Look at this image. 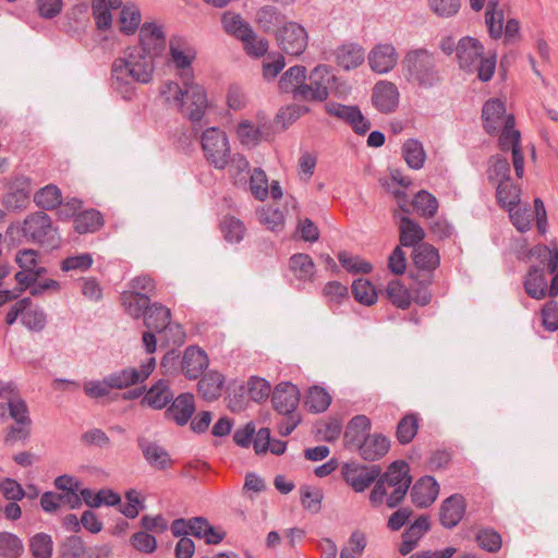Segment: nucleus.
I'll use <instances>...</instances> for the list:
<instances>
[{
    "label": "nucleus",
    "instance_id": "nucleus-1",
    "mask_svg": "<svg viewBox=\"0 0 558 558\" xmlns=\"http://www.w3.org/2000/svg\"><path fill=\"white\" fill-rule=\"evenodd\" d=\"M412 484L410 465L404 460H397L390 463L385 473L380 472L379 477L371 490L369 502L372 507L378 508L384 504L388 508H397L405 498Z\"/></svg>",
    "mask_w": 558,
    "mask_h": 558
},
{
    "label": "nucleus",
    "instance_id": "nucleus-2",
    "mask_svg": "<svg viewBox=\"0 0 558 558\" xmlns=\"http://www.w3.org/2000/svg\"><path fill=\"white\" fill-rule=\"evenodd\" d=\"M133 57L134 53L125 49L124 57L116 59L111 66V86L125 100L135 95L134 83H149L155 72V63Z\"/></svg>",
    "mask_w": 558,
    "mask_h": 558
},
{
    "label": "nucleus",
    "instance_id": "nucleus-3",
    "mask_svg": "<svg viewBox=\"0 0 558 558\" xmlns=\"http://www.w3.org/2000/svg\"><path fill=\"white\" fill-rule=\"evenodd\" d=\"M400 64L404 80L412 86L430 89L442 81L437 56L426 48L410 49Z\"/></svg>",
    "mask_w": 558,
    "mask_h": 558
},
{
    "label": "nucleus",
    "instance_id": "nucleus-4",
    "mask_svg": "<svg viewBox=\"0 0 558 558\" xmlns=\"http://www.w3.org/2000/svg\"><path fill=\"white\" fill-rule=\"evenodd\" d=\"M23 236L32 243L56 247L60 238L48 214L38 210L27 215L21 228Z\"/></svg>",
    "mask_w": 558,
    "mask_h": 558
},
{
    "label": "nucleus",
    "instance_id": "nucleus-5",
    "mask_svg": "<svg viewBox=\"0 0 558 558\" xmlns=\"http://www.w3.org/2000/svg\"><path fill=\"white\" fill-rule=\"evenodd\" d=\"M138 45L126 49L134 53L133 58L155 63L154 60L160 57L166 49V36L161 27L153 22L142 25L138 35Z\"/></svg>",
    "mask_w": 558,
    "mask_h": 558
},
{
    "label": "nucleus",
    "instance_id": "nucleus-6",
    "mask_svg": "<svg viewBox=\"0 0 558 558\" xmlns=\"http://www.w3.org/2000/svg\"><path fill=\"white\" fill-rule=\"evenodd\" d=\"M206 160L216 169L222 170L229 163L230 146L226 133L219 128L206 129L201 138Z\"/></svg>",
    "mask_w": 558,
    "mask_h": 558
},
{
    "label": "nucleus",
    "instance_id": "nucleus-7",
    "mask_svg": "<svg viewBox=\"0 0 558 558\" xmlns=\"http://www.w3.org/2000/svg\"><path fill=\"white\" fill-rule=\"evenodd\" d=\"M171 311L159 302L150 303L145 312L144 325L155 332L172 333L173 344L181 345L184 342L185 332L181 325L171 324Z\"/></svg>",
    "mask_w": 558,
    "mask_h": 558
},
{
    "label": "nucleus",
    "instance_id": "nucleus-8",
    "mask_svg": "<svg viewBox=\"0 0 558 558\" xmlns=\"http://www.w3.org/2000/svg\"><path fill=\"white\" fill-rule=\"evenodd\" d=\"M380 472L378 464L365 465L356 462L344 463L341 470L343 480L355 493H362L376 483Z\"/></svg>",
    "mask_w": 558,
    "mask_h": 558
},
{
    "label": "nucleus",
    "instance_id": "nucleus-9",
    "mask_svg": "<svg viewBox=\"0 0 558 558\" xmlns=\"http://www.w3.org/2000/svg\"><path fill=\"white\" fill-rule=\"evenodd\" d=\"M208 107L207 95L203 86L184 82V97L180 110L192 122H199Z\"/></svg>",
    "mask_w": 558,
    "mask_h": 558
},
{
    "label": "nucleus",
    "instance_id": "nucleus-10",
    "mask_svg": "<svg viewBox=\"0 0 558 558\" xmlns=\"http://www.w3.org/2000/svg\"><path fill=\"white\" fill-rule=\"evenodd\" d=\"M276 38L283 52L290 56H301L307 47V33L303 26L289 22L276 32Z\"/></svg>",
    "mask_w": 558,
    "mask_h": 558
},
{
    "label": "nucleus",
    "instance_id": "nucleus-11",
    "mask_svg": "<svg viewBox=\"0 0 558 558\" xmlns=\"http://www.w3.org/2000/svg\"><path fill=\"white\" fill-rule=\"evenodd\" d=\"M325 111L339 120L348 123L357 135H365L371 129V121L365 118L359 106H349L336 101L325 105Z\"/></svg>",
    "mask_w": 558,
    "mask_h": 558
},
{
    "label": "nucleus",
    "instance_id": "nucleus-12",
    "mask_svg": "<svg viewBox=\"0 0 558 558\" xmlns=\"http://www.w3.org/2000/svg\"><path fill=\"white\" fill-rule=\"evenodd\" d=\"M155 367V357H149L141 364V369L126 367L107 375V379L111 389L121 390L144 383L154 372Z\"/></svg>",
    "mask_w": 558,
    "mask_h": 558
},
{
    "label": "nucleus",
    "instance_id": "nucleus-13",
    "mask_svg": "<svg viewBox=\"0 0 558 558\" xmlns=\"http://www.w3.org/2000/svg\"><path fill=\"white\" fill-rule=\"evenodd\" d=\"M33 191L31 178L17 174L8 186V192L2 197V205L10 211H20L29 204Z\"/></svg>",
    "mask_w": 558,
    "mask_h": 558
},
{
    "label": "nucleus",
    "instance_id": "nucleus-14",
    "mask_svg": "<svg viewBox=\"0 0 558 558\" xmlns=\"http://www.w3.org/2000/svg\"><path fill=\"white\" fill-rule=\"evenodd\" d=\"M300 396V390L294 384L283 381L275 387L271 403L279 414L291 415L299 404Z\"/></svg>",
    "mask_w": 558,
    "mask_h": 558
},
{
    "label": "nucleus",
    "instance_id": "nucleus-15",
    "mask_svg": "<svg viewBox=\"0 0 558 558\" xmlns=\"http://www.w3.org/2000/svg\"><path fill=\"white\" fill-rule=\"evenodd\" d=\"M484 57V46L476 38L462 37L457 45V58L460 69L473 73L476 63Z\"/></svg>",
    "mask_w": 558,
    "mask_h": 558
},
{
    "label": "nucleus",
    "instance_id": "nucleus-16",
    "mask_svg": "<svg viewBox=\"0 0 558 558\" xmlns=\"http://www.w3.org/2000/svg\"><path fill=\"white\" fill-rule=\"evenodd\" d=\"M195 412L194 395L183 392L174 397L165 411V417L173 421L178 426L186 425Z\"/></svg>",
    "mask_w": 558,
    "mask_h": 558
},
{
    "label": "nucleus",
    "instance_id": "nucleus-17",
    "mask_svg": "<svg viewBox=\"0 0 558 558\" xmlns=\"http://www.w3.org/2000/svg\"><path fill=\"white\" fill-rule=\"evenodd\" d=\"M372 101L379 112L391 113L398 107L399 90L391 82H378L373 88Z\"/></svg>",
    "mask_w": 558,
    "mask_h": 558
},
{
    "label": "nucleus",
    "instance_id": "nucleus-18",
    "mask_svg": "<svg viewBox=\"0 0 558 558\" xmlns=\"http://www.w3.org/2000/svg\"><path fill=\"white\" fill-rule=\"evenodd\" d=\"M438 494L439 485L429 475L418 478L410 489L411 500L417 508H427L433 505Z\"/></svg>",
    "mask_w": 558,
    "mask_h": 558
},
{
    "label": "nucleus",
    "instance_id": "nucleus-19",
    "mask_svg": "<svg viewBox=\"0 0 558 558\" xmlns=\"http://www.w3.org/2000/svg\"><path fill=\"white\" fill-rule=\"evenodd\" d=\"M465 499L460 494H453L446 498L439 509V521L445 529H453L462 520L465 513Z\"/></svg>",
    "mask_w": 558,
    "mask_h": 558
},
{
    "label": "nucleus",
    "instance_id": "nucleus-20",
    "mask_svg": "<svg viewBox=\"0 0 558 558\" xmlns=\"http://www.w3.org/2000/svg\"><path fill=\"white\" fill-rule=\"evenodd\" d=\"M398 62V53L391 44L376 45L368 54L371 69L379 74L388 73Z\"/></svg>",
    "mask_w": 558,
    "mask_h": 558
},
{
    "label": "nucleus",
    "instance_id": "nucleus-21",
    "mask_svg": "<svg viewBox=\"0 0 558 558\" xmlns=\"http://www.w3.org/2000/svg\"><path fill=\"white\" fill-rule=\"evenodd\" d=\"M208 366L206 352L198 347L190 345L181 359V372L187 379H197Z\"/></svg>",
    "mask_w": 558,
    "mask_h": 558
},
{
    "label": "nucleus",
    "instance_id": "nucleus-22",
    "mask_svg": "<svg viewBox=\"0 0 558 558\" xmlns=\"http://www.w3.org/2000/svg\"><path fill=\"white\" fill-rule=\"evenodd\" d=\"M136 442L143 453V457L150 466L157 470H167L170 466V454L156 441H150L144 436H138Z\"/></svg>",
    "mask_w": 558,
    "mask_h": 558
},
{
    "label": "nucleus",
    "instance_id": "nucleus-23",
    "mask_svg": "<svg viewBox=\"0 0 558 558\" xmlns=\"http://www.w3.org/2000/svg\"><path fill=\"white\" fill-rule=\"evenodd\" d=\"M505 102L498 98L488 99L482 108L483 128L489 135H496L506 120Z\"/></svg>",
    "mask_w": 558,
    "mask_h": 558
},
{
    "label": "nucleus",
    "instance_id": "nucleus-24",
    "mask_svg": "<svg viewBox=\"0 0 558 558\" xmlns=\"http://www.w3.org/2000/svg\"><path fill=\"white\" fill-rule=\"evenodd\" d=\"M372 423L371 420L363 414L353 416L345 428L344 432V445L349 450H356L359 446L362 444L363 439H365L371 434Z\"/></svg>",
    "mask_w": 558,
    "mask_h": 558
},
{
    "label": "nucleus",
    "instance_id": "nucleus-25",
    "mask_svg": "<svg viewBox=\"0 0 558 558\" xmlns=\"http://www.w3.org/2000/svg\"><path fill=\"white\" fill-rule=\"evenodd\" d=\"M174 398L170 384L166 379H159L149 389L142 399V404H146L154 410L168 408Z\"/></svg>",
    "mask_w": 558,
    "mask_h": 558
},
{
    "label": "nucleus",
    "instance_id": "nucleus-26",
    "mask_svg": "<svg viewBox=\"0 0 558 558\" xmlns=\"http://www.w3.org/2000/svg\"><path fill=\"white\" fill-rule=\"evenodd\" d=\"M390 448V440L381 434H369L355 450L360 457L369 462L381 459Z\"/></svg>",
    "mask_w": 558,
    "mask_h": 558
},
{
    "label": "nucleus",
    "instance_id": "nucleus-27",
    "mask_svg": "<svg viewBox=\"0 0 558 558\" xmlns=\"http://www.w3.org/2000/svg\"><path fill=\"white\" fill-rule=\"evenodd\" d=\"M525 293L534 300H544L547 296V280L544 267L532 265L523 280Z\"/></svg>",
    "mask_w": 558,
    "mask_h": 558
},
{
    "label": "nucleus",
    "instance_id": "nucleus-28",
    "mask_svg": "<svg viewBox=\"0 0 558 558\" xmlns=\"http://www.w3.org/2000/svg\"><path fill=\"white\" fill-rule=\"evenodd\" d=\"M169 51L175 68L186 70L196 59V50L182 36H172L169 43Z\"/></svg>",
    "mask_w": 558,
    "mask_h": 558
},
{
    "label": "nucleus",
    "instance_id": "nucleus-29",
    "mask_svg": "<svg viewBox=\"0 0 558 558\" xmlns=\"http://www.w3.org/2000/svg\"><path fill=\"white\" fill-rule=\"evenodd\" d=\"M61 505H68L71 509H78L82 506L81 496L76 493L46 492L40 497V507L47 513L57 511Z\"/></svg>",
    "mask_w": 558,
    "mask_h": 558
},
{
    "label": "nucleus",
    "instance_id": "nucleus-30",
    "mask_svg": "<svg viewBox=\"0 0 558 558\" xmlns=\"http://www.w3.org/2000/svg\"><path fill=\"white\" fill-rule=\"evenodd\" d=\"M335 56L337 64L345 71L360 66L365 60L364 49L355 43L339 46Z\"/></svg>",
    "mask_w": 558,
    "mask_h": 558
},
{
    "label": "nucleus",
    "instance_id": "nucleus-31",
    "mask_svg": "<svg viewBox=\"0 0 558 558\" xmlns=\"http://www.w3.org/2000/svg\"><path fill=\"white\" fill-rule=\"evenodd\" d=\"M426 233L425 230L408 216L400 217L399 220V245L404 247H415L421 243Z\"/></svg>",
    "mask_w": 558,
    "mask_h": 558
},
{
    "label": "nucleus",
    "instance_id": "nucleus-32",
    "mask_svg": "<svg viewBox=\"0 0 558 558\" xmlns=\"http://www.w3.org/2000/svg\"><path fill=\"white\" fill-rule=\"evenodd\" d=\"M225 376L217 371H209L197 383V391L206 401L217 400L221 396Z\"/></svg>",
    "mask_w": 558,
    "mask_h": 558
},
{
    "label": "nucleus",
    "instance_id": "nucleus-33",
    "mask_svg": "<svg viewBox=\"0 0 558 558\" xmlns=\"http://www.w3.org/2000/svg\"><path fill=\"white\" fill-rule=\"evenodd\" d=\"M221 23L225 32L239 40L253 38L252 26L238 13L227 11L222 14Z\"/></svg>",
    "mask_w": 558,
    "mask_h": 558
},
{
    "label": "nucleus",
    "instance_id": "nucleus-34",
    "mask_svg": "<svg viewBox=\"0 0 558 558\" xmlns=\"http://www.w3.org/2000/svg\"><path fill=\"white\" fill-rule=\"evenodd\" d=\"M413 263L415 268L435 271L440 264L439 252L429 243H421L413 248Z\"/></svg>",
    "mask_w": 558,
    "mask_h": 558
},
{
    "label": "nucleus",
    "instance_id": "nucleus-35",
    "mask_svg": "<svg viewBox=\"0 0 558 558\" xmlns=\"http://www.w3.org/2000/svg\"><path fill=\"white\" fill-rule=\"evenodd\" d=\"M120 300L125 313L134 319L142 318L151 303L148 295L130 291L122 292Z\"/></svg>",
    "mask_w": 558,
    "mask_h": 558
},
{
    "label": "nucleus",
    "instance_id": "nucleus-36",
    "mask_svg": "<svg viewBox=\"0 0 558 558\" xmlns=\"http://www.w3.org/2000/svg\"><path fill=\"white\" fill-rule=\"evenodd\" d=\"M105 223L102 214L97 209L78 213L73 220V228L78 234L94 233Z\"/></svg>",
    "mask_w": 558,
    "mask_h": 558
},
{
    "label": "nucleus",
    "instance_id": "nucleus-37",
    "mask_svg": "<svg viewBox=\"0 0 558 558\" xmlns=\"http://www.w3.org/2000/svg\"><path fill=\"white\" fill-rule=\"evenodd\" d=\"M289 267L299 280L312 281L316 274L313 258L305 253L293 254L289 258Z\"/></svg>",
    "mask_w": 558,
    "mask_h": 558
},
{
    "label": "nucleus",
    "instance_id": "nucleus-38",
    "mask_svg": "<svg viewBox=\"0 0 558 558\" xmlns=\"http://www.w3.org/2000/svg\"><path fill=\"white\" fill-rule=\"evenodd\" d=\"M236 134L241 144L250 147L257 146L262 140H268L270 133L265 131V125L255 126L245 120L239 123Z\"/></svg>",
    "mask_w": 558,
    "mask_h": 558
},
{
    "label": "nucleus",
    "instance_id": "nucleus-39",
    "mask_svg": "<svg viewBox=\"0 0 558 558\" xmlns=\"http://www.w3.org/2000/svg\"><path fill=\"white\" fill-rule=\"evenodd\" d=\"M402 157L409 168L420 170L424 167L426 154L423 144L416 138H409L402 145Z\"/></svg>",
    "mask_w": 558,
    "mask_h": 558
},
{
    "label": "nucleus",
    "instance_id": "nucleus-40",
    "mask_svg": "<svg viewBox=\"0 0 558 558\" xmlns=\"http://www.w3.org/2000/svg\"><path fill=\"white\" fill-rule=\"evenodd\" d=\"M418 414L408 413L397 424L396 438L400 445L410 444L418 432Z\"/></svg>",
    "mask_w": 558,
    "mask_h": 558
},
{
    "label": "nucleus",
    "instance_id": "nucleus-41",
    "mask_svg": "<svg viewBox=\"0 0 558 558\" xmlns=\"http://www.w3.org/2000/svg\"><path fill=\"white\" fill-rule=\"evenodd\" d=\"M61 191L54 184H48L34 194V203L45 210H53L61 205Z\"/></svg>",
    "mask_w": 558,
    "mask_h": 558
},
{
    "label": "nucleus",
    "instance_id": "nucleus-42",
    "mask_svg": "<svg viewBox=\"0 0 558 558\" xmlns=\"http://www.w3.org/2000/svg\"><path fill=\"white\" fill-rule=\"evenodd\" d=\"M514 116L508 114L498 138V146L500 150L508 151L510 149L512 150L513 148L520 147L521 134L518 130L514 129Z\"/></svg>",
    "mask_w": 558,
    "mask_h": 558
},
{
    "label": "nucleus",
    "instance_id": "nucleus-43",
    "mask_svg": "<svg viewBox=\"0 0 558 558\" xmlns=\"http://www.w3.org/2000/svg\"><path fill=\"white\" fill-rule=\"evenodd\" d=\"M520 187L510 181L499 182L496 187L497 203L512 211L520 203Z\"/></svg>",
    "mask_w": 558,
    "mask_h": 558
},
{
    "label": "nucleus",
    "instance_id": "nucleus-44",
    "mask_svg": "<svg viewBox=\"0 0 558 558\" xmlns=\"http://www.w3.org/2000/svg\"><path fill=\"white\" fill-rule=\"evenodd\" d=\"M331 403V397L326 389L313 386L308 389L304 404L312 413L325 412Z\"/></svg>",
    "mask_w": 558,
    "mask_h": 558
},
{
    "label": "nucleus",
    "instance_id": "nucleus-45",
    "mask_svg": "<svg viewBox=\"0 0 558 558\" xmlns=\"http://www.w3.org/2000/svg\"><path fill=\"white\" fill-rule=\"evenodd\" d=\"M386 295L388 300L398 308L407 310L410 307L412 303V298L410 290L401 283L400 280L393 279L391 280L386 290Z\"/></svg>",
    "mask_w": 558,
    "mask_h": 558
},
{
    "label": "nucleus",
    "instance_id": "nucleus-46",
    "mask_svg": "<svg viewBox=\"0 0 558 558\" xmlns=\"http://www.w3.org/2000/svg\"><path fill=\"white\" fill-rule=\"evenodd\" d=\"M306 68L304 65H294L288 69L280 77L278 87L281 93L292 94L299 84L306 80Z\"/></svg>",
    "mask_w": 558,
    "mask_h": 558
},
{
    "label": "nucleus",
    "instance_id": "nucleus-47",
    "mask_svg": "<svg viewBox=\"0 0 558 558\" xmlns=\"http://www.w3.org/2000/svg\"><path fill=\"white\" fill-rule=\"evenodd\" d=\"M284 20V16L274 5H264L256 13V22L265 33H271Z\"/></svg>",
    "mask_w": 558,
    "mask_h": 558
},
{
    "label": "nucleus",
    "instance_id": "nucleus-48",
    "mask_svg": "<svg viewBox=\"0 0 558 558\" xmlns=\"http://www.w3.org/2000/svg\"><path fill=\"white\" fill-rule=\"evenodd\" d=\"M351 292L360 304L371 306L377 301V291L372 282L364 278H357L352 282Z\"/></svg>",
    "mask_w": 558,
    "mask_h": 558
},
{
    "label": "nucleus",
    "instance_id": "nucleus-49",
    "mask_svg": "<svg viewBox=\"0 0 558 558\" xmlns=\"http://www.w3.org/2000/svg\"><path fill=\"white\" fill-rule=\"evenodd\" d=\"M220 230L227 242L239 243L243 240L246 228L240 219L225 216L220 222Z\"/></svg>",
    "mask_w": 558,
    "mask_h": 558
},
{
    "label": "nucleus",
    "instance_id": "nucleus-50",
    "mask_svg": "<svg viewBox=\"0 0 558 558\" xmlns=\"http://www.w3.org/2000/svg\"><path fill=\"white\" fill-rule=\"evenodd\" d=\"M24 553L21 538L11 532H0V557L20 558Z\"/></svg>",
    "mask_w": 558,
    "mask_h": 558
},
{
    "label": "nucleus",
    "instance_id": "nucleus-51",
    "mask_svg": "<svg viewBox=\"0 0 558 558\" xmlns=\"http://www.w3.org/2000/svg\"><path fill=\"white\" fill-rule=\"evenodd\" d=\"M413 206L422 217L432 218L438 210V201L428 191L421 190L414 195Z\"/></svg>",
    "mask_w": 558,
    "mask_h": 558
},
{
    "label": "nucleus",
    "instance_id": "nucleus-52",
    "mask_svg": "<svg viewBox=\"0 0 558 558\" xmlns=\"http://www.w3.org/2000/svg\"><path fill=\"white\" fill-rule=\"evenodd\" d=\"M120 31L123 34L132 35L136 32L141 23V11L135 4H125L120 13Z\"/></svg>",
    "mask_w": 558,
    "mask_h": 558
},
{
    "label": "nucleus",
    "instance_id": "nucleus-53",
    "mask_svg": "<svg viewBox=\"0 0 558 558\" xmlns=\"http://www.w3.org/2000/svg\"><path fill=\"white\" fill-rule=\"evenodd\" d=\"M308 111L310 109L307 107L300 105H291L286 108H281L275 118V125L279 131H286L302 114Z\"/></svg>",
    "mask_w": 558,
    "mask_h": 558
},
{
    "label": "nucleus",
    "instance_id": "nucleus-54",
    "mask_svg": "<svg viewBox=\"0 0 558 558\" xmlns=\"http://www.w3.org/2000/svg\"><path fill=\"white\" fill-rule=\"evenodd\" d=\"M52 549L53 541L47 533H36L29 539V550L34 558H51Z\"/></svg>",
    "mask_w": 558,
    "mask_h": 558
},
{
    "label": "nucleus",
    "instance_id": "nucleus-55",
    "mask_svg": "<svg viewBox=\"0 0 558 558\" xmlns=\"http://www.w3.org/2000/svg\"><path fill=\"white\" fill-rule=\"evenodd\" d=\"M530 256L536 257L539 265L547 266L548 271H554L558 267V246L553 248L545 244H536L530 250Z\"/></svg>",
    "mask_w": 558,
    "mask_h": 558
},
{
    "label": "nucleus",
    "instance_id": "nucleus-56",
    "mask_svg": "<svg viewBox=\"0 0 558 558\" xmlns=\"http://www.w3.org/2000/svg\"><path fill=\"white\" fill-rule=\"evenodd\" d=\"M490 166L487 170V177L490 182H509L510 181V163L499 155L493 156L489 160Z\"/></svg>",
    "mask_w": 558,
    "mask_h": 558
},
{
    "label": "nucleus",
    "instance_id": "nucleus-57",
    "mask_svg": "<svg viewBox=\"0 0 558 558\" xmlns=\"http://www.w3.org/2000/svg\"><path fill=\"white\" fill-rule=\"evenodd\" d=\"M293 99L302 101H325L329 96L328 88L313 87L305 82L299 84L292 93Z\"/></svg>",
    "mask_w": 558,
    "mask_h": 558
},
{
    "label": "nucleus",
    "instance_id": "nucleus-58",
    "mask_svg": "<svg viewBox=\"0 0 558 558\" xmlns=\"http://www.w3.org/2000/svg\"><path fill=\"white\" fill-rule=\"evenodd\" d=\"M337 257L341 266L350 274H369L373 270L371 263L359 256H350L345 251L339 252Z\"/></svg>",
    "mask_w": 558,
    "mask_h": 558
},
{
    "label": "nucleus",
    "instance_id": "nucleus-59",
    "mask_svg": "<svg viewBox=\"0 0 558 558\" xmlns=\"http://www.w3.org/2000/svg\"><path fill=\"white\" fill-rule=\"evenodd\" d=\"M300 495L301 504L305 510L313 513L319 512L324 498L323 490L320 488H313L308 485H303L300 488Z\"/></svg>",
    "mask_w": 558,
    "mask_h": 558
},
{
    "label": "nucleus",
    "instance_id": "nucleus-60",
    "mask_svg": "<svg viewBox=\"0 0 558 558\" xmlns=\"http://www.w3.org/2000/svg\"><path fill=\"white\" fill-rule=\"evenodd\" d=\"M59 550L60 558H83L86 553L84 541L77 535L65 537Z\"/></svg>",
    "mask_w": 558,
    "mask_h": 558
},
{
    "label": "nucleus",
    "instance_id": "nucleus-61",
    "mask_svg": "<svg viewBox=\"0 0 558 558\" xmlns=\"http://www.w3.org/2000/svg\"><path fill=\"white\" fill-rule=\"evenodd\" d=\"M324 295L327 298V302L330 308L333 305L341 304L344 300L349 299L348 287L339 281H329L323 289Z\"/></svg>",
    "mask_w": 558,
    "mask_h": 558
},
{
    "label": "nucleus",
    "instance_id": "nucleus-62",
    "mask_svg": "<svg viewBox=\"0 0 558 558\" xmlns=\"http://www.w3.org/2000/svg\"><path fill=\"white\" fill-rule=\"evenodd\" d=\"M21 322L28 330L39 332L47 325V315L43 308H27L24 311Z\"/></svg>",
    "mask_w": 558,
    "mask_h": 558
},
{
    "label": "nucleus",
    "instance_id": "nucleus-63",
    "mask_svg": "<svg viewBox=\"0 0 558 558\" xmlns=\"http://www.w3.org/2000/svg\"><path fill=\"white\" fill-rule=\"evenodd\" d=\"M130 544L134 549L143 554H153L157 548L156 537L143 530L132 534Z\"/></svg>",
    "mask_w": 558,
    "mask_h": 558
},
{
    "label": "nucleus",
    "instance_id": "nucleus-64",
    "mask_svg": "<svg viewBox=\"0 0 558 558\" xmlns=\"http://www.w3.org/2000/svg\"><path fill=\"white\" fill-rule=\"evenodd\" d=\"M247 390L251 399L259 403L269 397L271 386L266 379L252 376L247 381Z\"/></svg>",
    "mask_w": 558,
    "mask_h": 558
}]
</instances>
